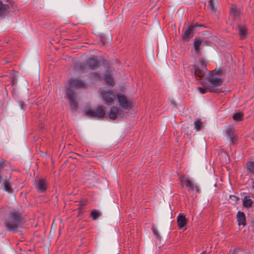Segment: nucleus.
Instances as JSON below:
<instances>
[{
  "label": "nucleus",
  "mask_w": 254,
  "mask_h": 254,
  "mask_svg": "<svg viewBox=\"0 0 254 254\" xmlns=\"http://www.w3.org/2000/svg\"><path fill=\"white\" fill-rule=\"evenodd\" d=\"M177 222H187L186 217L182 214H179L177 217Z\"/></svg>",
  "instance_id": "30"
},
{
  "label": "nucleus",
  "mask_w": 254,
  "mask_h": 254,
  "mask_svg": "<svg viewBox=\"0 0 254 254\" xmlns=\"http://www.w3.org/2000/svg\"><path fill=\"white\" fill-rule=\"evenodd\" d=\"M241 13V9L237 8L235 4L231 5L230 9V15L234 18L238 17Z\"/></svg>",
  "instance_id": "18"
},
{
  "label": "nucleus",
  "mask_w": 254,
  "mask_h": 254,
  "mask_svg": "<svg viewBox=\"0 0 254 254\" xmlns=\"http://www.w3.org/2000/svg\"><path fill=\"white\" fill-rule=\"evenodd\" d=\"M69 87L66 89L65 97L68 100L71 109L75 111L78 106L76 101V95L72 91V89H80L86 87L85 82L78 79L72 78L69 80Z\"/></svg>",
  "instance_id": "1"
},
{
  "label": "nucleus",
  "mask_w": 254,
  "mask_h": 254,
  "mask_svg": "<svg viewBox=\"0 0 254 254\" xmlns=\"http://www.w3.org/2000/svg\"><path fill=\"white\" fill-rule=\"evenodd\" d=\"M34 185L37 191L41 192L45 191L47 188V183L43 178L36 180Z\"/></svg>",
  "instance_id": "9"
},
{
  "label": "nucleus",
  "mask_w": 254,
  "mask_h": 254,
  "mask_svg": "<svg viewBox=\"0 0 254 254\" xmlns=\"http://www.w3.org/2000/svg\"><path fill=\"white\" fill-rule=\"evenodd\" d=\"M233 119L236 121H242L243 120V113L237 112L234 114Z\"/></svg>",
  "instance_id": "28"
},
{
  "label": "nucleus",
  "mask_w": 254,
  "mask_h": 254,
  "mask_svg": "<svg viewBox=\"0 0 254 254\" xmlns=\"http://www.w3.org/2000/svg\"><path fill=\"white\" fill-rule=\"evenodd\" d=\"M124 115L123 111L120 109L117 106L112 107L108 114V117L113 120L122 117Z\"/></svg>",
  "instance_id": "6"
},
{
  "label": "nucleus",
  "mask_w": 254,
  "mask_h": 254,
  "mask_svg": "<svg viewBox=\"0 0 254 254\" xmlns=\"http://www.w3.org/2000/svg\"><path fill=\"white\" fill-rule=\"evenodd\" d=\"M178 227L180 229H181L183 231L186 229L187 226L186 224L187 223H178Z\"/></svg>",
  "instance_id": "33"
},
{
  "label": "nucleus",
  "mask_w": 254,
  "mask_h": 254,
  "mask_svg": "<svg viewBox=\"0 0 254 254\" xmlns=\"http://www.w3.org/2000/svg\"><path fill=\"white\" fill-rule=\"evenodd\" d=\"M239 34L242 39L245 38L247 35V28L245 25H239L238 26Z\"/></svg>",
  "instance_id": "17"
},
{
  "label": "nucleus",
  "mask_w": 254,
  "mask_h": 254,
  "mask_svg": "<svg viewBox=\"0 0 254 254\" xmlns=\"http://www.w3.org/2000/svg\"><path fill=\"white\" fill-rule=\"evenodd\" d=\"M225 134L227 138H229L231 144H235L237 140L234 133V129L230 127H227L225 129Z\"/></svg>",
  "instance_id": "12"
},
{
  "label": "nucleus",
  "mask_w": 254,
  "mask_h": 254,
  "mask_svg": "<svg viewBox=\"0 0 254 254\" xmlns=\"http://www.w3.org/2000/svg\"><path fill=\"white\" fill-rule=\"evenodd\" d=\"M200 65H201V67L202 68V69L205 70V71H207V68H206V64L203 63V62H201L200 63Z\"/></svg>",
  "instance_id": "34"
},
{
  "label": "nucleus",
  "mask_w": 254,
  "mask_h": 254,
  "mask_svg": "<svg viewBox=\"0 0 254 254\" xmlns=\"http://www.w3.org/2000/svg\"><path fill=\"white\" fill-rule=\"evenodd\" d=\"M9 9V6L7 4L3 3L0 1V18L4 17Z\"/></svg>",
  "instance_id": "14"
},
{
  "label": "nucleus",
  "mask_w": 254,
  "mask_h": 254,
  "mask_svg": "<svg viewBox=\"0 0 254 254\" xmlns=\"http://www.w3.org/2000/svg\"><path fill=\"white\" fill-rule=\"evenodd\" d=\"M102 215V212L99 210L93 209L91 211L90 217L92 220L95 221L100 218Z\"/></svg>",
  "instance_id": "16"
},
{
  "label": "nucleus",
  "mask_w": 254,
  "mask_h": 254,
  "mask_svg": "<svg viewBox=\"0 0 254 254\" xmlns=\"http://www.w3.org/2000/svg\"><path fill=\"white\" fill-rule=\"evenodd\" d=\"M230 198H231L234 201H237L238 199V198L235 195H230Z\"/></svg>",
  "instance_id": "35"
},
{
  "label": "nucleus",
  "mask_w": 254,
  "mask_h": 254,
  "mask_svg": "<svg viewBox=\"0 0 254 254\" xmlns=\"http://www.w3.org/2000/svg\"><path fill=\"white\" fill-rule=\"evenodd\" d=\"M11 176L5 178L2 177V182L0 183L1 184V188L3 190L9 193H11L13 192V190L10 183L9 182Z\"/></svg>",
  "instance_id": "10"
},
{
  "label": "nucleus",
  "mask_w": 254,
  "mask_h": 254,
  "mask_svg": "<svg viewBox=\"0 0 254 254\" xmlns=\"http://www.w3.org/2000/svg\"><path fill=\"white\" fill-rule=\"evenodd\" d=\"M10 218L12 220L11 222H20V216L16 213H11Z\"/></svg>",
  "instance_id": "26"
},
{
  "label": "nucleus",
  "mask_w": 254,
  "mask_h": 254,
  "mask_svg": "<svg viewBox=\"0 0 254 254\" xmlns=\"http://www.w3.org/2000/svg\"><path fill=\"white\" fill-rule=\"evenodd\" d=\"M100 91L102 99L106 104L111 105L113 103L115 96L113 94L112 90H107L105 88H103L100 89Z\"/></svg>",
  "instance_id": "5"
},
{
  "label": "nucleus",
  "mask_w": 254,
  "mask_h": 254,
  "mask_svg": "<svg viewBox=\"0 0 254 254\" xmlns=\"http://www.w3.org/2000/svg\"><path fill=\"white\" fill-rule=\"evenodd\" d=\"M238 225L240 226L241 225H243V226H245L246 223H238Z\"/></svg>",
  "instance_id": "37"
},
{
  "label": "nucleus",
  "mask_w": 254,
  "mask_h": 254,
  "mask_svg": "<svg viewBox=\"0 0 254 254\" xmlns=\"http://www.w3.org/2000/svg\"><path fill=\"white\" fill-rule=\"evenodd\" d=\"M253 203V200L250 196H245L243 200V204L245 207L249 208L251 207Z\"/></svg>",
  "instance_id": "23"
},
{
  "label": "nucleus",
  "mask_w": 254,
  "mask_h": 254,
  "mask_svg": "<svg viewBox=\"0 0 254 254\" xmlns=\"http://www.w3.org/2000/svg\"><path fill=\"white\" fill-rule=\"evenodd\" d=\"M86 114L90 117L101 118L105 115V109L101 106L94 111H86Z\"/></svg>",
  "instance_id": "8"
},
{
  "label": "nucleus",
  "mask_w": 254,
  "mask_h": 254,
  "mask_svg": "<svg viewBox=\"0 0 254 254\" xmlns=\"http://www.w3.org/2000/svg\"><path fill=\"white\" fill-rule=\"evenodd\" d=\"M117 99L119 105L124 109H127L130 107V103L124 95L118 94Z\"/></svg>",
  "instance_id": "11"
},
{
  "label": "nucleus",
  "mask_w": 254,
  "mask_h": 254,
  "mask_svg": "<svg viewBox=\"0 0 254 254\" xmlns=\"http://www.w3.org/2000/svg\"><path fill=\"white\" fill-rule=\"evenodd\" d=\"M200 26H194L190 25L186 27L184 29V33L182 35V38L184 40H188L192 37L194 34V31L196 29V27Z\"/></svg>",
  "instance_id": "7"
},
{
  "label": "nucleus",
  "mask_w": 254,
  "mask_h": 254,
  "mask_svg": "<svg viewBox=\"0 0 254 254\" xmlns=\"http://www.w3.org/2000/svg\"><path fill=\"white\" fill-rule=\"evenodd\" d=\"M23 223H3V226L7 231L15 232L22 227Z\"/></svg>",
  "instance_id": "13"
},
{
  "label": "nucleus",
  "mask_w": 254,
  "mask_h": 254,
  "mask_svg": "<svg viewBox=\"0 0 254 254\" xmlns=\"http://www.w3.org/2000/svg\"><path fill=\"white\" fill-rule=\"evenodd\" d=\"M201 40L200 38H195L194 40L193 47L196 54H198L199 52L200 46L201 44Z\"/></svg>",
  "instance_id": "22"
},
{
  "label": "nucleus",
  "mask_w": 254,
  "mask_h": 254,
  "mask_svg": "<svg viewBox=\"0 0 254 254\" xmlns=\"http://www.w3.org/2000/svg\"><path fill=\"white\" fill-rule=\"evenodd\" d=\"M221 72V71L216 70V69L213 70L210 72L208 76L206 78V80L208 82L207 84L210 88L214 89V92H217L218 87L221 86L223 83V80L218 75Z\"/></svg>",
  "instance_id": "2"
},
{
  "label": "nucleus",
  "mask_w": 254,
  "mask_h": 254,
  "mask_svg": "<svg viewBox=\"0 0 254 254\" xmlns=\"http://www.w3.org/2000/svg\"><path fill=\"white\" fill-rule=\"evenodd\" d=\"M180 183L182 186H186L189 191H194L196 193L200 192V189L197 185L190 181L185 176L180 178Z\"/></svg>",
  "instance_id": "3"
},
{
  "label": "nucleus",
  "mask_w": 254,
  "mask_h": 254,
  "mask_svg": "<svg viewBox=\"0 0 254 254\" xmlns=\"http://www.w3.org/2000/svg\"><path fill=\"white\" fill-rule=\"evenodd\" d=\"M103 80L106 81V82L110 85L113 86L114 85V80L112 77V75L110 73V72L107 71L105 73L103 77Z\"/></svg>",
  "instance_id": "19"
},
{
  "label": "nucleus",
  "mask_w": 254,
  "mask_h": 254,
  "mask_svg": "<svg viewBox=\"0 0 254 254\" xmlns=\"http://www.w3.org/2000/svg\"><path fill=\"white\" fill-rule=\"evenodd\" d=\"M194 128L196 129V131H199L201 129V128L202 127V123L201 122L200 119H196L194 121Z\"/></svg>",
  "instance_id": "27"
},
{
  "label": "nucleus",
  "mask_w": 254,
  "mask_h": 254,
  "mask_svg": "<svg viewBox=\"0 0 254 254\" xmlns=\"http://www.w3.org/2000/svg\"><path fill=\"white\" fill-rule=\"evenodd\" d=\"M99 66V63L97 60L93 58L89 59L87 63L81 64L80 69L82 72H87L88 69L95 70Z\"/></svg>",
  "instance_id": "4"
},
{
  "label": "nucleus",
  "mask_w": 254,
  "mask_h": 254,
  "mask_svg": "<svg viewBox=\"0 0 254 254\" xmlns=\"http://www.w3.org/2000/svg\"><path fill=\"white\" fill-rule=\"evenodd\" d=\"M192 69L194 70L195 76L200 78H202L207 72L202 69H200L199 67L196 66L195 65H192Z\"/></svg>",
  "instance_id": "15"
},
{
  "label": "nucleus",
  "mask_w": 254,
  "mask_h": 254,
  "mask_svg": "<svg viewBox=\"0 0 254 254\" xmlns=\"http://www.w3.org/2000/svg\"><path fill=\"white\" fill-rule=\"evenodd\" d=\"M207 8L211 13H215L217 11V5L214 3V0H208Z\"/></svg>",
  "instance_id": "20"
},
{
  "label": "nucleus",
  "mask_w": 254,
  "mask_h": 254,
  "mask_svg": "<svg viewBox=\"0 0 254 254\" xmlns=\"http://www.w3.org/2000/svg\"><path fill=\"white\" fill-rule=\"evenodd\" d=\"M91 78L96 80H100L101 79V77L100 75L97 73H93L91 74Z\"/></svg>",
  "instance_id": "32"
},
{
  "label": "nucleus",
  "mask_w": 254,
  "mask_h": 254,
  "mask_svg": "<svg viewBox=\"0 0 254 254\" xmlns=\"http://www.w3.org/2000/svg\"><path fill=\"white\" fill-rule=\"evenodd\" d=\"M197 90L199 91L200 93L202 94L206 93L207 92H214V89H213V88H210L208 84L205 87H198Z\"/></svg>",
  "instance_id": "21"
},
{
  "label": "nucleus",
  "mask_w": 254,
  "mask_h": 254,
  "mask_svg": "<svg viewBox=\"0 0 254 254\" xmlns=\"http://www.w3.org/2000/svg\"><path fill=\"white\" fill-rule=\"evenodd\" d=\"M89 177L90 178H88L87 180V183H88L91 185L92 184H94V183H96L97 181H98L97 175L94 173L93 172L90 173Z\"/></svg>",
  "instance_id": "24"
},
{
  "label": "nucleus",
  "mask_w": 254,
  "mask_h": 254,
  "mask_svg": "<svg viewBox=\"0 0 254 254\" xmlns=\"http://www.w3.org/2000/svg\"><path fill=\"white\" fill-rule=\"evenodd\" d=\"M79 206L78 208H81L82 207V206L84 205V204L83 203H81V202H79Z\"/></svg>",
  "instance_id": "36"
},
{
  "label": "nucleus",
  "mask_w": 254,
  "mask_h": 254,
  "mask_svg": "<svg viewBox=\"0 0 254 254\" xmlns=\"http://www.w3.org/2000/svg\"><path fill=\"white\" fill-rule=\"evenodd\" d=\"M238 222H246L245 214L244 212L239 211L237 215Z\"/></svg>",
  "instance_id": "25"
},
{
  "label": "nucleus",
  "mask_w": 254,
  "mask_h": 254,
  "mask_svg": "<svg viewBox=\"0 0 254 254\" xmlns=\"http://www.w3.org/2000/svg\"><path fill=\"white\" fill-rule=\"evenodd\" d=\"M200 254H205V252H203L202 253H201Z\"/></svg>",
  "instance_id": "38"
},
{
  "label": "nucleus",
  "mask_w": 254,
  "mask_h": 254,
  "mask_svg": "<svg viewBox=\"0 0 254 254\" xmlns=\"http://www.w3.org/2000/svg\"><path fill=\"white\" fill-rule=\"evenodd\" d=\"M152 230L154 233V234L155 235V236H156V239H157L158 240H160L161 239V236H160L159 234V232H158V230L157 229V228H156L155 227H153L152 228Z\"/></svg>",
  "instance_id": "31"
},
{
  "label": "nucleus",
  "mask_w": 254,
  "mask_h": 254,
  "mask_svg": "<svg viewBox=\"0 0 254 254\" xmlns=\"http://www.w3.org/2000/svg\"><path fill=\"white\" fill-rule=\"evenodd\" d=\"M247 169L254 174V162H250L247 164Z\"/></svg>",
  "instance_id": "29"
}]
</instances>
